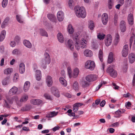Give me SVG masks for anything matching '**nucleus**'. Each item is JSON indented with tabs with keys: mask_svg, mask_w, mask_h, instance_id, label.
<instances>
[{
	"mask_svg": "<svg viewBox=\"0 0 135 135\" xmlns=\"http://www.w3.org/2000/svg\"><path fill=\"white\" fill-rule=\"evenodd\" d=\"M79 72V70L78 68H76L73 70L71 74V78H76L78 76Z\"/></svg>",
	"mask_w": 135,
	"mask_h": 135,
	"instance_id": "nucleus-17",
	"label": "nucleus"
},
{
	"mask_svg": "<svg viewBox=\"0 0 135 135\" xmlns=\"http://www.w3.org/2000/svg\"><path fill=\"white\" fill-rule=\"evenodd\" d=\"M4 105L7 107H9V105L8 103L7 102V100H4Z\"/></svg>",
	"mask_w": 135,
	"mask_h": 135,
	"instance_id": "nucleus-63",
	"label": "nucleus"
},
{
	"mask_svg": "<svg viewBox=\"0 0 135 135\" xmlns=\"http://www.w3.org/2000/svg\"><path fill=\"white\" fill-rule=\"evenodd\" d=\"M53 83L52 77L49 75L47 76L46 78V83L47 86L48 87L51 86L52 85Z\"/></svg>",
	"mask_w": 135,
	"mask_h": 135,
	"instance_id": "nucleus-10",
	"label": "nucleus"
},
{
	"mask_svg": "<svg viewBox=\"0 0 135 135\" xmlns=\"http://www.w3.org/2000/svg\"><path fill=\"white\" fill-rule=\"evenodd\" d=\"M8 3V0H3L2 2V6L3 8H5L7 6Z\"/></svg>",
	"mask_w": 135,
	"mask_h": 135,
	"instance_id": "nucleus-52",
	"label": "nucleus"
},
{
	"mask_svg": "<svg viewBox=\"0 0 135 135\" xmlns=\"http://www.w3.org/2000/svg\"><path fill=\"white\" fill-rule=\"evenodd\" d=\"M128 69V64L127 62H125L123 63L122 68V70L124 72H127Z\"/></svg>",
	"mask_w": 135,
	"mask_h": 135,
	"instance_id": "nucleus-39",
	"label": "nucleus"
},
{
	"mask_svg": "<svg viewBox=\"0 0 135 135\" xmlns=\"http://www.w3.org/2000/svg\"><path fill=\"white\" fill-rule=\"evenodd\" d=\"M68 31L70 34H72L73 33L74 30L71 25L70 24L69 25L68 28Z\"/></svg>",
	"mask_w": 135,
	"mask_h": 135,
	"instance_id": "nucleus-40",
	"label": "nucleus"
},
{
	"mask_svg": "<svg viewBox=\"0 0 135 135\" xmlns=\"http://www.w3.org/2000/svg\"><path fill=\"white\" fill-rule=\"evenodd\" d=\"M74 46L76 49L79 50L80 48L83 49L86 48L87 45V41L84 38L80 40L78 36H76L74 39Z\"/></svg>",
	"mask_w": 135,
	"mask_h": 135,
	"instance_id": "nucleus-2",
	"label": "nucleus"
},
{
	"mask_svg": "<svg viewBox=\"0 0 135 135\" xmlns=\"http://www.w3.org/2000/svg\"><path fill=\"white\" fill-rule=\"evenodd\" d=\"M57 38L59 41L61 43H62L64 41L63 36L61 33H59L57 34Z\"/></svg>",
	"mask_w": 135,
	"mask_h": 135,
	"instance_id": "nucleus-33",
	"label": "nucleus"
},
{
	"mask_svg": "<svg viewBox=\"0 0 135 135\" xmlns=\"http://www.w3.org/2000/svg\"><path fill=\"white\" fill-rule=\"evenodd\" d=\"M44 96L45 98L46 99H47L51 100V98L50 95L47 93L45 94L44 95Z\"/></svg>",
	"mask_w": 135,
	"mask_h": 135,
	"instance_id": "nucleus-56",
	"label": "nucleus"
},
{
	"mask_svg": "<svg viewBox=\"0 0 135 135\" xmlns=\"http://www.w3.org/2000/svg\"><path fill=\"white\" fill-rule=\"evenodd\" d=\"M74 13L77 17L85 18L86 16V12L85 7L83 6H76L74 8Z\"/></svg>",
	"mask_w": 135,
	"mask_h": 135,
	"instance_id": "nucleus-3",
	"label": "nucleus"
},
{
	"mask_svg": "<svg viewBox=\"0 0 135 135\" xmlns=\"http://www.w3.org/2000/svg\"><path fill=\"white\" fill-rule=\"evenodd\" d=\"M28 95L26 94L22 95L19 100L18 97L16 95L10 98L7 97H6L7 100L9 104H12L14 101L15 102L16 104L20 107L21 106L22 103L26 102L28 100Z\"/></svg>",
	"mask_w": 135,
	"mask_h": 135,
	"instance_id": "nucleus-1",
	"label": "nucleus"
},
{
	"mask_svg": "<svg viewBox=\"0 0 135 135\" xmlns=\"http://www.w3.org/2000/svg\"><path fill=\"white\" fill-rule=\"evenodd\" d=\"M114 4V0H108V7L109 9L112 8Z\"/></svg>",
	"mask_w": 135,
	"mask_h": 135,
	"instance_id": "nucleus-35",
	"label": "nucleus"
},
{
	"mask_svg": "<svg viewBox=\"0 0 135 135\" xmlns=\"http://www.w3.org/2000/svg\"><path fill=\"white\" fill-rule=\"evenodd\" d=\"M6 34V31L5 30H3L1 32L0 36V41L1 42L3 40L5 37Z\"/></svg>",
	"mask_w": 135,
	"mask_h": 135,
	"instance_id": "nucleus-36",
	"label": "nucleus"
},
{
	"mask_svg": "<svg viewBox=\"0 0 135 135\" xmlns=\"http://www.w3.org/2000/svg\"><path fill=\"white\" fill-rule=\"evenodd\" d=\"M113 54L112 52H110L109 53L108 56V62L109 64L112 62L113 60Z\"/></svg>",
	"mask_w": 135,
	"mask_h": 135,
	"instance_id": "nucleus-28",
	"label": "nucleus"
},
{
	"mask_svg": "<svg viewBox=\"0 0 135 135\" xmlns=\"http://www.w3.org/2000/svg\"><path fill=\"white\" fill-rule=\"evenodd\" d=\"M103 50L102 49L100 50L99 52L98 57L101 62H103Z\"/></svg>",
	"mask_w": 135,
	"mask_h": 135,
	"instance_id": "nucleus-38",
	"label": "nucleus"
},
{
	"mask_svg": "<svg viewBox=\"0 0 135 135\" xmlns=\"http://www.w3.org/2000/svg\"><path fill=\"white\" fill-rule=\"evenodd\" d=\"M60 128V127L59 126H56L52 128V130L53 131L55 132L56 130L59 129Z\"/></svg>",
	"mask_w": 135,
	"mask_h": 135,
	"instance_id": "nucleus-62",
	"label": "nucleus"
},
{
	"mask_svg": "<svg viewBox=\"0 0 135 135\" xmlns=\"http://www.w3.org/2000/svg\"><path fill=\"white\" fill-rule=\"evenodd\" d=\"M73 57L74 61L75 62H77L78 60V55L77 53L74 52L73 53Z\"/></svg>",
	"mask_w": 135,
	"mask_h": 135,
	"instance_id": "nucleus-45",
	"label": "nucleus"
},
{
	"mask_svg": "<svg viewBox=\"0 0 135 135\" xmlns=\"http://www.w3.org/2000/svg\"><path fill=\"white\" fill-rule=\"evenodd\" d=\"M105 101L104 100H103L100 103V105L101 107H103L105 105Z\"/></svg>",
	"mask_w": 135,
	"mask_h": 135,
	"instance_id": "nucleus-61",
	"label": "nucleus"
},
{
	"mask_svg": "<svg viewBox=\"0 0 135 135\" xmlns=\"http://www.w3.org/2000/svg\"><path fill=\"white\" fill-rule=\"evenodd\" d=\"M9 21V18H5L1 24V28H5V27L7 26Z\"/></svg>",
	"mask_w": 135,
	"mask_h": 135,
	"instance_id": "nucleus-37",
	"label": "nucleus"
},
{
	"mask_svg": "<svg viewBox=\"0 0 135 135\" xmlns=\"http://www.w3.org/2000/svg\"><path fill=\"white\" fill-rule=\"evenodd\" d=\"M66 46L69 50L72 51L74 50V44L71 40H68Z\"/></svg>",
	"mask_w": 135,
	"mask_h": 135,
	"instance_id": "nucleus-13",
	"label": "nucleus"
},
{
	"mask_svg": "<svg viewBox=\"0 0 135 135\" xmlns=\"http://www.w3.org/2000/svg\"><path fill=\"white\" fill-rule=\"evenodd\" d=\"M23 44L24 45L29 49H31L32 47V45L28 40H24L23 41Z\"/></svg>",
	"mask_w": 135,
	"mask_h": 135,
	"instance_id": "nucleus-27",
	"label": "nucleus"
},
{
	"mask_svg": "<svg viewBox=\"0 0 135 135\" xmlns=\"http://www.w3.org/2000/svg\"><path fill=\"white\" fill-rule=\"evenodd\" d=\"M47 17L48 19L52 21H55L56 19V17L54 14H49L47 15Z\"/></svg>",
	"mask_w": 135,
	"mask_h": 135,
	"instance_id": "nucleus-32",
	"label": "nucleus"
},
{
	"mask_svg": "<svg viewBox=\"0 0 135 135\" xmlns=\"http://www.w3.org/2000/svg\"><path fill=\"white\" fill-rule=\"evenodd\" d=\"M16 43L14 41H11L10 43V46L12 47H15L16 46Z\"/></svg>",
	"mask_w": 135,
	"mask_h": 135,
	"instance_id": "nucleus-58",
	"label": "nucleus"
},
{
	"mask_svg": "<svg viewBox=\"0 0 135 135\" xmlns=\"http://www.w3.org/2000/svg\"><path fill=\"white\" fill-rule=\"evenodd\" d=\"M106 82L104 81H101L100 83L96 88V91H98L102 86L103 84H105Z\"/></svg>",
	"mask_w": 135,
	"mask_h": 135,
	"instance_id": "nucleus-51",
	"label": "nucleus"
},
{
	"mask_svg": "<svg viewBox=\"0 0 135 135\" xmlns=\"http://www.w3.org/2000/svg\"><path fill=\"white\" fill-rule=\"evenodd\" d=\"M84 55L86 57H90L93 55V53L92 51L88 49L85 50L84 52Z\"/></svg>",
	"mask_w": 135,
	"mask_h": 135,
	"instance_id": "nucleus-26",
	"label": "nucleus"
},
{
	"mask_svg": "<svg viewBox=\"0 0 135 135\" xmlns=\"http://www.w3.org/2000/svg\"><path fill=\"white\" fill-rule=\"evenodd\" d=\"M119 38V35L118 34H117L115 35V41L116 42V44L118 42Z\"/></svg>",
	"mask_w": 135,
	"mask_h": 135,
	"instance_id": "nucleus-57",
	"label": "nucleus"
},
{
	"mask_svg": "<svg viewBox=\"0 0 135 135\" xmlns=\"http://www.w3.org/2000/svg\"><path fill=\"white\" fill-rule=\"evenodd\" d=\"M114 24L117 23L118 20V15L117 14H115L114 18Z\"/></svg>",
	"mask_w": 135,
	"mask_h": 135,
	"instance_id": "nucleus-54",
	"label": "nucleus"
},
{
	"mask_svg": "<svg viewBox=\"0 0 135 135\" xmlns=\"http://www.w3.org/2000/svg\"><path fill=\"white\" fill-rule=\"evenodd\" d=\"M78 109V107L77 105H76L75 104L73 106V110L74 112H76Z\"/></svg>",
	"mask_w": 135,
	"mask_h": 135,
	"instance_id": "nucleus-55",
	"label": "nucleus"
},
{
	"mask_svg": "<svg viewBox=\"0 0 135 135\" xmlns=\"http://www.w3.org/2000/svg\"><path fill=\"white\" fill-rule=\"evenodd\" d=\"M59 81L60 83L64 86H66L67 85L66 81L63 77H60L59 78Z\"/></svg>",
	"mask_w": 135,
	"mask_h": 135,
	"instance_id": "nucleus-30",
	"label": "nucleus"
},
{
	"mask_svg": "<svg viewBox=\"0 0 135 135\" xmlns=\"http://www.w3.org/2000/svg\"><path fill=\"white\" fill-rule=\"evenodd\" d=\"M62 65H63V66H64V67H68V66H70L69 63L68 62H64L63 63Z\"/></svg>",
	"mask_w": 135,
	"mask_h": 135,
	"instance_id": "nucleus-59",
	"label": "nucleus"
},
{
	"mask_svg": "<svg viewBox=\"0 0 135 135\" xmlns=\"http://www.w3.org/2000/svg\"><path fill=\"white\" fill-rule=\"evenodd\" d=\"M18 91V89L16 86H13L9 90V94L11 95H13L17 93Z\"/></svg>",
	"mask_w": 135,
	"mask_h": 135,
	"instance_id": "nucleus-15",
	"label": "nucleus"
},
{
	"mask_svg": "<svg viewBox=\"0 0 135 135\" xmlns=\"http://www.w3.org/2000/svg\"><path fill=\"white\" fill-rule=\"evenodd\" d=\"M72 88L75 91H78L79 89V85L78 82L75 81L71 86Z\"/></svg>",
	"mask_w": 135,
	"mask_h": 135,
	"instance_id": "nucleus-29",
	"label": "nucleus"
},
{
	"mask_svg": "<svg viewBox=\"0 0 135 135\" xmlns=\"http://www.w3.org/2000/svg\"><path fill=\"white\" fill-rule=\"evenodd\" d=\"M119 125V123L118 122H116L112 124L110 126V127H118Z\"/></svg>",
	"mask_w": 135,
	"mask_h": 135,
	"instance_id": "nucleus-53",
	"label": "nucleus"
},
{
	"mask_svg": "<svg viewBox=\"0 0 135 135\" xmlns=\"http://www.w3.org/2000/svg\"><path fill=\"white\" fill-rule=\"evenodd\" d=\"M105 35L103 33H100L98 34L97 37L99 39L103 40L105 38Z\"/></svg>",
	"mask_w": 135,
	"mask_h": 135,
	"instance_id": "nucleus-47",
	"label": "nucleus"
},
{
	"mask_svg": "<svg viewBox=\"0 0 135 135\" xmlns=\"http://www.w3.org/2000/svg\"><path fill=\"white\" fill-rule=\"evenodd\" d=\"M129 63L132 64L135 61V54L133 53L129 54L128 57Z\"/></svg>",
	"mask_w": 135,
	"mask_h": 135,
	"instance_id": "nucleus-12",
	"label": "nucleus"
},
{
	"mask_svg": "<svg viewBox=\"0 0 135 135\" xmlns=\"http://www.w3.org/2000/svg\"><path fill=\"white\" fill-rule=\"evenodd\" d=\"M120 29L122 32H124L126 30V23L124 21H122L120 22Z\"/></svg>",
	"mask_w": 135,
	"mask_h": 135,
	"instance_id": "nucleus-19",
	"label": "nucleus"
},
{
	"mask_svg": "<svg viewBox=\"0 0 135 135\" xmlns=\"http://www.w3.org/2000/svg\"><path fill=\"white\" fill-rule=\"evenodd\" d=\"M30 103L35 105H39L43 103V102L42 100L39 99H33L30 100Z\"/></svg>",
	"mask_w": 135,
	"mask_h": 135,
	"instance_id": "nucleus-9",
	"label": "nucleus"
},
{
	"mask_svg": "<svg viewBox=\"0 0 135 135\" xmlns=\"http://www.w3.org/2000/svg\"><path fill=\"white\" fill-rule=\"evenodd\" d=\"M12 54L14 55H20V52L18 49H15L12 51Z\"/></svg>",
	"mask_w": 135,
	"mask_h": 135,
	"instance_id": "nucleus-43",
	"label": "nucleus"
},
{
	"mask_svg": "<svg viewBox=\"0 0 135 135\" xmlns=\"http://www.w3.org/2000/svg\"><path fill=\"white\" fill-rule=\"evenodd\" d=\"M32 108L30 104H26L21 109V110L23 111H27L30 110Z\"/></svg>",
	"mask_w": 135,
	"mask_h": 135,
	"instance_id": "nucleus-31",
	"label": "nucleus"
},
{
	"mask_svg": "<svg viewBox=\"0 0 135 135\" xmlns=\"http://www.w3.org/2000/svg\"><path fill=\"white\" fill-rule=\"evenodd\" d=\"M19 78V74L18 73H15L13 75V80L14 82H16L18 81Z\"/></svg>",
	"mask_w": 135,
	"mask_h": 135,
	"instance_id": "nucleus-46",
	"label": "nucleus"
},
{
	"mask_svg": "<svg viewBox=\"0 0 135 135\" xmlns=\"http://www.w3.org/2000/svg\"><path fill=\"white\" fill-rule=\"evenodd\" d=\"M57 17L59 21H62L63 20L64 18L63 12L61 11H59L57 14Z\"/></svg>",
	"mask_w": 135,
	"mask_h": 135,
	"instance_id": "nucleus-18",
	"label": "nucleus"
},
{
	"mask_svg": "<svg viewBox=\"0 0 135 135\" xmlns=\"http://www.w3.org/2000/svg\"><path fill=\"white\" fill-rule=\"evenodd\" d=\"M11 79L9 77H7L4 78L2 81V84L3 85H6L10 83Z\"/></svg>",
	"mask_w": 135,
	"mask_h": 135,
	"instance_id": "nucleus-22",
	"label": "nucleus"
},
{
	"mask_svg": "<svg viewBox=\"0 0 135 135\" xmlns=\"http://www.w3.org/2000/svg\"><path fill=\"white\" fill-rule=\"evenodd\" d=\"M114 65L110 66L108 68L107 70V72L113 78L116 77L117 75V71L114 69Z\"/></svg>",
	"mask_w": 135,
	"mask_h": 135,
	"instance_id": "nucleus-4",
	"label": "nucleus"
},
{
	"mask_svg": "<svg viewBox=\"0 0 135 135\" xmlns=\"http://www.w3.org/2000/svg\"><path fill=\"white\" fill-rule=\"evenodd\" d=\"M40 33L42 36H45L46 37H47L48 36L47 32L45 30L42 29L40 30Z\"/></svg>",
	"mask_w": 135,
	"mask_h": 135,
	"instance_id": "nucleus-50",
	"label": "nucleus"
},
{
	"mask_svg": "<svg viewBox=\"0 0 135 135\" xmlns=\"http://www.w3.org/2000/svg\"><path fill=\"white\" fill-rule=\"evenodd\" d=\"M88 27L90 29L93 30L95 27V24L93 21H90L89 22L88 25Z\"/></svg>",
	"mask_w": 135,
	"mask_h": 135,
	"instance_id": "nucleus-42",
	"label": "nucleus"
},
{
	"mask_svg": "<svg viewBox=\"0 0 135 135\" xmlns=\"http://www.w3.org/2000/svg\"><path fill=\"white\" fill-rule=\"evenodd\" d=\"M13 70L12 68H8L6 69L4 71V73L5 74L9 75L11 74L13 72Z\"/></svg>",
	"mask_w": 135,
	"mask_h": 135,
	"instance_id": "nucleus-34",
	"label": "nucleus"
},
{
	"mask_svg": "<svg viewBox=\"0 0 135 135\" xmlns=\"http://www.w3.org/2000/svg\"><path fill=\"white\" fill-rule=\"evenodd\" d=\"M30 86V83L29 81H26L24 84L23 90L25 92H27L29 90Z\"/></svg>",
	"mask_w": 135,
	"mask_h": 135,
	"instance_id": "nucleus-23",
	"label": "nucleus"
},
{
	"mask_svg": "<svg viewBox=\"0 0 135 135\" xmlns=\"http://www.w3.org/2000/svg\"><path fill=\"white\" fill-rule=\"evenodd\" d=\"M44 58H50L49 54L47 52L45 53Z\"/></svg>",
	"mask_w": 135,
	"mask_h": 135,
	"instance_id": "nucleus-60",
	"label": "nucleus"
},
{
	"mask_svg": "<svg viewBox=\"0 0 135 135\" xmlns=\"http://www.w3.org/2000/svg\"><path fill=\"white\" fill-rule=\"evenodd\" d=\"M25 64L23 62L20 63L18 66L19 73L21 74H23L25 71Z\"/></svg>",
	"mask_w": 135,
	"mask_h": 135,
	"instance_id": "nucleus-16",
	"label": "nucleus"
},
{
	"mask_svg": "<svg viewBox=\"0 0 135 135\" xmlns=\"http://www.w3.org/2000/svg\"><path fill=\"white\" fill-rule=\"evenodd\" d=\"M33 68L34 70H35L37 69V65L36 63H34L33 64Z\"/></svg>",
	"mask_w": 135,
	"mask_h": 135,
	"instance_id": "nucleus-64",
	"label": "nucleus"
},
{
	"mask_svg": "<svg viewBox=\"0 0 135 135\" xmlns=\"http://www.w3.org/2000/svg\"><path fill=\"white\" fill-rule=\"evenodd\" d=\"M129 48L128 45H126L123 47L122 52V56L124 57H126L128 53Z\"/></svg>",
	"mask_w": 135,
	"mask_h": 135,
	"instance_id": "nucleus-11",
	"label": "nucleus"
},
{
	"mask_svg": "<svg viewBox=\"0 0 135 135\" xmlns=\"http://www.w3.org/2000/svg\"><path fill=\"white\" fill-rule=\"evenodd\" d=\"M128 20L129 23L132 25L133 24V15L131 13L129 14L128 17Z\"/></svg>",
	"mask_w": 135,
	"mask_h": 135,
	"instance_id": "nucleus-24",
	"label": "nucleus"
},
{
	"mask_svg": "<svg viewBox=\"0 0 135 135\" xmlns=\"http://www.w3.org/2000/svg\"><path fill=\"white\" fill-rule=\"evenodd\" d=\"M50 62V58H43L40 63L41 66L44 69H45L47 65L49 64Z\"/></svg>",
	"mask_w": 135,
	"mask_h": 135,
	"instance_id": "nucleus-6",
	"label": "nucleus"
},
{
	"mask_svg": "<svg viewBox=\"0 0 135 135\" xmlns=\"http://www.w3.org/2000/svg\"><path fill=\"white\" fill-rule=\"evenodd\" d=\"M58 113V112L53 111L48 113L46 115V117L47 118H52L57 115Z\"/></svg>",
	"mask_w": 135,
	"mask_h": 135,
	"instance_id": "nucleus-25",
	"label": "nucleus"
},
{
	"mask_svg": "<svg viewBox=\"0 0 135 135\" xmlns=\"http://www.w3.org/2000/svg\"><path fill=\"white\" fill-rule=\"evenodd\" d=\"M86 80L89 82L96 80L97 79V76L93 74H90L87 75L85 78Z\"/></svg>",
	"mask_w": 135,
	"mask_h": 135,
	"instance_id": "nucleus-7",
	"label": "nucleus"
},
{
	"mask_svg": "<svg viewBox=\"0 0 135 135\" xmlns=\"http://www.w3.org/2000/svg\"><path fill=\"white\" fill-rule=\"evenodd\" d=\"M68 3L69 6L70 8H72L74 5L73 0H69Z\"/></svg>",
	"mask_w": 135,
	"mask_h": 135,
	"instance_id": "nucleus-49",
	"label": "nucleus"
},
{
	"mask_svg": "<svg viewBox=\"0 0 135 135\" xmlns=\"http://www.w3.org/2000/svg\"><path fill=\"white\" fill-rule=\"evenodd\" d=\"M35 76L36 79L38 81H40L42 77L41 71L39 70H36L35 71Z\"/></svg>",
	"mask_w": 135,
	"mask_h": 135,
	"instance_id": "nucleus-21",
	"label": "nucleus"
},
{
	"mask_svg": "<svg viewBox=\"0 0 135 135\" xmlns=\"http://www.w3.org/2000/svg\"><path fill=\"white\" fill-rule=\"evenodd\" d=\"M16 18L17 20L19 22L22 23L23 22V20L21 15H17L16 16Z\"/></svg>",
	"mask_w": 135,
	"mask_h": 135,
	"instance_id": "nucleus-48",
	"label": "nucleus"
},
{
	"mask_svg": "<svg viewBox=\"0 0 135 135\" xmlns=\"http://www.w3.org/2000/svg\"><path fill=\"white\" fill-rule=\"evenodd\" d=\"M85 66L86 69H90V70H93L95 68V65L93 61L89 60L85 62Z\"/></svg>",
	"mask_w": 135,
	"mask_h": 135,
	"instance_id": "nucleus-5",
	"label": "nucleus"
},
{
	"mask_svg": "<svg viewBox=\"0 0 135 135\" xmlns=\"http://www.w3.org/2000/svg\"><path fill=\"white\" fill-rule=\"evenodd\" d=\"M108 20V16L106 13H103L102 16V20L103 24L106 25Z\"/></svg>",
	"mask_w": 135,
	"mask_h": 135,
	"instance_id": "nucleus-14",
	"label": "nucleus"
},
{
	"mask_svg": "<svg viewBox=\"0 0 135 135\" xmlns=\"http://www.w3.org/2000/svg\"><path fill=\"white\" fill-rule=\"evenodd\" d=\"M51 91L52 94L55 96L57 97H60V94L59 92L56 88L54 87H52L51 88Z\"/></svg>",
	"mask_w": 135,
	"mask_h": 135,
	"instance_id": "nucleus-20",
	"label": "nucleus"
},
{
	"mask_svg": "<svg viewBox=\"0 0 135 135\" xmlns=\"http://www.w3.org/2000/svg\"><path fill=\"white\" fill-rule=\"evenodd\" d=\"M88 81L83 80L81 83L82 87L83 88H85L89 85V83Z\"/></svg>",
	"mask_w": 135,
	"mask_h": 135,
	"instance_id": "nucleus-44",
	"label": "nucleus"
},
{
	"mask_svg": "<svg viewBox=\"0 0 135 135\" xmlns=\"http://www.w3.org/2000/svg\"><path fill=\"white\" fill-rule=\"evenodd\" d=\"M67 73L70 78H71L72 71L70 66H68L67 68Z\"/></svg>",
	"mask_w": 135,
	"mask_h": 135,
	"instance_id": "nucleus-41",
	"label": "nucleus"
},
{
	"mask_svg": "<svg viewBox=\"0 0 135 135\" xmlns=\"http://www.w3.org/2000/svg\"><path fill=\"white\" fill-rule=\"evenodd\" d=\"M112 42V37L110 35H108L106 37L105 40V43L107 46L110 45Z\"/></svg>",
	"mask_w": 135,
	"mask_h": 135,
	"instance_id": "nucleus-8",
	"label": "nucleus"
}]
</instances>
